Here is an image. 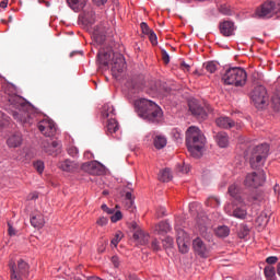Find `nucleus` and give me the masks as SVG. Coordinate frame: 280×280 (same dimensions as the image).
Here are the masks:
<instances>
[{"instance_id":"nucleus-1","label":"nucleus","mask_w":280,"mask_h":280,"mask_svg":"<svg viewBox=\"0 0 280 280\" xmlns=\"http://www.w3.org/2000/svg\"><path fill=\"white\" fill-rule=\"evenodd\" d=\"M4 92L9 95V103L20 112H13V118L20 124H32L34 114L30 113L32 106L25 102V98L16 95V86L14 84H8Z\"/></svg>"},{"instance_id":"nucleus-2","label":"nucleus","mask_w":280,"mask_h":280,"mask_svg":"<svg viewBox=\"0 0 280 280\" xmlns=\"http://www.w3.org/2000/svg\"><path fill=\"white\" fill-rule=\"evenodd\" d=\"M205 135L198 127H189L186 131V145L188 152L195 159H200L202 156V148H205Z\"/></svg>"},{"instance_id":"nucleus-3","label":"nucleus","mask_w":280,"mask_h":280,"mask_svg":"<svg viewBox=\"0 0 280 280\" xmlns=\"http://www.w3.org/2000/svg\"><path fill=\"white\" fill-rule=\"evenodd\" d=\"M135 107L138 110V115L142 117V119H148V121H159V119L163 117L161 107L150 100H137L135 101Z\"/></svg>"},{"instance_id":"nucleus-4","label":"nucleus","mask_w":280,"mask_h":280,"mask_svg":"<svg viewBox=\"0 0 280 280\" xmlns=\"http://www.w3.org/2000/svg\"><path fill=\"white\" fill-rule=\"evenodd\" d=\"M248 75L246 74V70L242 68H230L225 71L222 77V80L225 84L233 86H244L246 84Z\"/></svg>"},{"instance_id":"nucleus-5","label":"nucleus","mask_w":280,"mask_h":280,"mask_svg":"<svg viewBox=\"0 0 280 280\" xmlns=\"http://www.w3.org/2000/svg\"><path fill=\"white\" fill-rule=\"evenodd\" d=\"M268 152H270V145L268 143H262L254 147L249 151V163L253 170H257V167H261L264 163H266V159H268Z\"/></svg>"},{"instance_id":"nucleus-6","label":"nucleus","mask_w":280,"mask_h":280,"mask_svg":"<svg viewBox=\"0 0 280 280\" xmlns=\"http://www.w3.org/2000/svg\"><path fill=\"white\" fill-rule=\"evenodd\" d=\"M277 12H279L277 3L272 0H268L256 8L254 16L255 19H272Z\"/></svg>"},{"instance_id":"nucleus-7","label":"nucleus","mask_w":280,"mask_h":280,"mask_svg":"<svg viewBox=\"0 0 280 280\" xmlns=\"http://www.w3.org/2000/svg\"><path fill=\"white\" fill-rule=\"evenodd\" d=\"M250 100L256 108L261 109L268 106V92L264 85H257L250 93Z\"/></svg>"},{"instance_id":"nucleus-8","label":"nucleus","mask_w":280,"mask_h":280,"mask_svg":"<svg viewBox=\"0 0 280 280\" xmlns=\"http://www.w3.org/2000/svg\"><path fill=\"white\" fill-rule=\"evenodd\" d=\"M188 108H189V112L191 113V115H194V117H196L197 119H199L201 121H205V119H207L209 113H211V110H213L210 105H207L205 108L200 104H198V102H196V101H190L188 103Z\"/></svg>"},{"instance_id":"nucleus-9","label":"nucleus","mask_w":280,"mask_h":280,"mask_svg":"<svg viewBox=\"0 0 280 280\" xmlns=\"http://www.w3.org/2000/svg\"><path fill=\"white\" fill-rule=\"evenodd\" d=\"M266 183V173L264 171L254 172L252 174H247L244 180L245 187H261Z\"/></svg>"},{"instance_id":"nucleus-10","label":"nucleus","mask_w":280,"mask_h":280,"mask_svg":"<svg viewBox=\"0 0 280 280\" xmlns=\"http://www.w3.org/2000/svg\"><path fill=\"white\" fill-rule=\"evenodd\" d=\"M38 130L44 137H54L56 135V122L49 118H45L37 124Z\"/></svg>"},{"instance_id":"nucleus-11","label":"nucleus","mask_w":280,"mask_h":280,"mask_svg":"<svg viewBox=\"0 0 280 280\" xmlns=\"http://www.w3.org/2000/svg\"><path fill=\"white\" fill-rule=\"evenodd\" d=\"M42 148L46 154L50 156H56L60 154V150L62 149V143L58 140H44L42 143Z\"/></svg>"},{"instance_id":"nucleus-12","label":"nucleus","mask_w":280,"mask_h":280,"mask_svg":"<svg viewBox=\"0 0 280 280\" xmlns=\"http://www.w3.org/2000/svg\"><path fill=\"white\" fill-rule=\"evenodd\" d=\"M83 172H86L88 174H91L92 176H100V174H103L104 166L97 161H92L82 164Z\"/></svg>"},{"instance_id":"nucleus-13","label":"nucleus","mask_w":280,"mask_h":280,"mask_svg":"<svg viewBox=\"0 0 280 280\" xmlns=\"http://www.w3.org/2000/svg\"><path fill=\"white\" fill-rule=\"evenodd\" d=\"M124 69H126V59L124 58V55L113 54L112 72L122 73Z\"/></svg>"},{"instance_id":"nucleus-14","label":"nucleus","mask_w":280,"mask_h":280,"mask_svg":"<svg viewBox=\"0 0 280 280\" xmlns=\"http://www.w3.org/2000/svg\"><path fill=\"white\" fill-rule=\"evenodd\" d=\"M192 248L196 255H199V257H209V248L200 237H197L192 241Z\"/></svg>"},{"instance_id":"nucleus-15","label":"nucleus","mask_w":280,"mask_h":280,"mask_svg":"<svg viewBox=\"0 0 280 280\" xmlns=\"http://www.w3.org/2000/svg\"><path fill=\"white\" fill-rule=\"evenodd\" d=\"M133 240L135 242H137V244H140V246H145V244L150 242V234L145 233V231L138 228L133 233Z\"/></svg>"},{"instance_id":"nucleus-16","label":"nucleus","mask_w":280,"mask_h":280,"mask_svg":"<svg viewBox=\"0 0 280 280\" xmlns=\"http://www.w3.org/2000/svg\"><path fill=\"white\" fill-rule=\"evenodd\" d=\"M23 144V135L21 132H14L7 139L8 148H21Z\"/></svg>"},{"instance_id":"nucleus-17","label":"nucleus","mask_w":280,"mask_h":280,"mask_svg":"<svg viewBox=\"0 0 280 280\" xmlns=\"http://www.w3.org/2000/svg\"><path fill=\"white\" fill-rule=\"evenodd\" d=\"M215 124L219 128H223V130H231V128H235V120L231 119L229 116H221L217 118Z\"/></svg>"},{"instance_id":"nucleus-18","label":"nucleus","mask_w":280,"mask_h":280,"mask_svg":"<svg viewBox=\"0 0 280 280\" xmlns=\"http://www.w3.org/2000/svg\"><path fill=\"white\" fill-rule=\"evenodd\" d=\"M177 245L179 252H182L184 255L185 253H189V240L187 238V235L185 232H180L177 235Z\"/></svg>"},{"instance_id":"nucleus-19","label":"nucleus","mask_w":280,"mask_h":280,"mask_svg":"<svg viewBox=\"0 0 280 280\" xmlns=\"http://www.w3.org/2000/svg\"><path fill=\"white\" fill-rule=\"evenodd\" d=\"M228 194H230L231 198H233L234 202L237 205H242L244 199H242V195L240 192V186L237 184H232L229 189Z\"/></svg>"},{"instance_id":"nucleus-20","label":"nucleus","mask_w":280,"mask_h":280,"mask_svg":"<svg viewBox=\"0 0 280 280\" xmlns=\"http://www.w3.org/2000/svg\"><path fill=\"white\" fill-rule=\"evenodd\" d=\"M92 36L95 43L102 45L106 40V28L104 26H95Z\"/></svg>"},{"instance_id":"nucleus-21","label":"nucleus","mask_w":280,"mask_h":280,"mask_svg":"<svg viewBox=\"0 0 280 280\" xmlns=\"http://www.w3.org/2000/svg\"><path fill=\"white\" fill-rule=\"evenodd\" d=\"M220 33L223 36H233V33L235 32V24L231 21H224L220 24Z\"/></svg>"},{"instance_id":"nucleus-22","label":"nucleus","mask_w":280,"mask_h":280,"mask_svg":"<svg viewBox=\"0 0 280 280\" xmlns=\"http://www.w3.org/2000/svg\"><path fill=\"white\" fill-rule=\"evenodd\" d=\"M79 167L80 164L71 160H65L59 163V168L62 170V172H75Z\"/></svg>"},{"instance_id":"nucleus-23","label":"nucleus","mask_w":280,"mask_h":280,"mask_svg":"<svg viewBox=\"0 0 280 280\" xmlns=\"http://www.w3.org/2000/svg\"><path fill=\"white\" fill-rule=\"evenodd\" d=\"M31 224L34 229H43L45 226V218L40 212H36L31 217Z\"/></svg>"},{"instance_id":"nucleus-24","label":"nucleus","mask_w":280,"mask_h":280,"mask_svg":"<svg viewBox=\"0 0 280 280\" xmlns=\"http://www.w3.org/2000/svg\"><path fill=\"white\" fill-rule=\"evenodd\" d=\"M233 218H237L238 220H246V215H248V212L246 211V206L242 205L236 206L233 209L232 212Z\"/></svg>"},{"instance_id":"nucleus-25","label":"nucleus","mask_w":280,"mask_h":280,"mask_svg":"<svg viewBox=\"0 0 280 280\" xmlns=\"http://www.w3.org/2000/svg\"><path fill=\"white\" fill-rule=\"evenodd\" d=\"M215 141L219 148H229V133L221 131L215 135Z\"/></svg>"},{"instance_id":"nucleus-26","label":"nucleus","mask_w":280,"mask_h":280,"mask_svg":"<svg viewBox=\"0 0 280 280\" xmlns=\"http://www.w3.org/2000/svg\"><path fill=\"white\" fill-rule=\"evenodd\" d=\"M67 3L70 5L73 12H80L81 10H84L86 0H67Z\"/></svg>"},{"instance_id":"nucleus-27","label":"nucleus","mask_w":280,"mask_h":280,"mask_svg":"<svg viewBox=\"0 0 280 280\" xmlns=\"http://www.w3.org/2000/svg\"><path fill=\"white\" fill-rule=\"evenodd\" d=\"M97 56L101 65H103L104 67H108V62H110L113 52L100 50Z\"/></svg>"},{"instance_id":"nucleus-28","label":"nucleus","mask_w":280,"mask_h":280,"mask_svg":"<svg viewBox=\"0 0 280 280\" xmlns=\"http://www.w3.org/2000/svg\"><path fill=\"white\" fill-rule=\"evenodd\" d=\"M18 272L21 277H27L30 275V265L25 260L18 261Z\"/></svg>"},{"instance_id":"nucleus-29","label":"nucleus","mask_w":280,"mask_h":280,"mask_svg":"<svg viewBox=\"0 0 280 280\" xmlns=\"http://www.w3.org/2000/svg\"><path fill=\"white\" fill-rule=\"evenodd\" d=\"M153 144H154V148H156V150H163V148L167 145V138H165L164 136L158 135L153 140Z\"/></svg>"},{"instance_id":"nucleus-30","label":"nucleus","mask_w":280,"mask_h":280,"mask_svg":"<svg viewBox=\"0 0 280 280\" xmlns=\"http://www.w3.org/2000/svg\"><path fill=\"white\" fill-rule=\"evenodd\" d=\"M158 178L161 183H170L172 180V171L170 168L160 171Z\"/></svg>"},{"instance_id":"nucleus-31","label":"nucleus","mask_w":280,"mask_h":280,"mask_svg":"<svg viewBox=\"0 0 280 280\" xmlns=\"http://www.w3.org/2000/svg\"><path fill=\"white\" fill-rule=\"evenodd\" d=\"M154 231L158 233V235H163L170 231V223L161 221L158 225H155Z\"/></svg>"},{"instance_id":"nucleus-32","label":"nucleus","mask_w":280,"mask_h":280,"mask_svg":"<svg viewBox=\"0 0 280 280\" xmlns=\"http://www.w3.org/2000/svg\"><path fill=\"white\" fill-rule=\"evenodd\" d=\"M107 135H114L119 130V122L116 119H109L106 125Z\"/></svg>"},{"instance_id":"nucleus-33","label":"nucleus","mask_w":280,"mask_h":280,"mask_svg":"<svg viewBox=\"0 0 280 280\" xmlns=\"http://www.w3.org/2000/svg\"><path fill=\"white\" fill-rule=\"evenodd\" d=\"M230 233H231V230L229 229V226H225V225L219 226L215 231V234L218 235V237H229Z\"/></svg>"},{"instance_id":"nucleus-34","label":"nucleus","mask_w":280,"mask_h":280,"mask_svg":"<svg viewBox=\"0 0 280 280\" xmlns=\"http://www.w3.org/2000/svg\"><path fill=\"white\" fill-rule=\"evenodd\" d=\"M203 67L208 73H215L218 71V62L215 61H208L203 63Z\"/></svg>"},{"instance_id":"nucleus-35","label":"nucleus","mask_w":280,"mask_h":280,"mask_svg":"<svg viewBox=\"0 0 280 280\" xmlns=\"http://www.w3.org/2000/svg\"><path fill=\"white\" fill-rule=\"evenodd\" d=\"M272 107L273 110L280 113V91H277L272 97Z\"/></svg>"},{"instance_id":"nucleus-36","label":"nucleus","mask_w":280,"mask_h":280,"mask_svg":"<svg viewBox=\"0 0 280 280\" xmlns=\"http://www.w3.org/2000/svg\"><path fill=\"white\" fill-rule=\"evenodd\" d=\"M264 272H265V277H266L268 280L275 279V275H276L275 267H272V266H267V267H265Z\"/></svg>"},{"instance_id":"nucleus-37","label":"nucleus","mask_w":280,"mask_h":280,"mask_svg":"<svg viewBox=\"0 0 280 280\" xmlns=\"http://www.w3.org/2000/svg\"><path fill=\"white\" fill-rule=\"evenodd\" d=\"M197 229H199L201 235H205V233H207V218L202 219L201 221H197Z\"/></svg>"},{"instance_id":"nucleus-38","label":"nucleus","mask_w":280,"mask_h":280,"mask_svg":"<svg viewBox=\"0 0 280 280\" xmlns=\"http://www.w3.org/2000/svg\"><path fill=\"white\" fill-rule=\"evenodd\" d=\"M115 108L113 105H104L103 107V117H110V115H114Z\"/></svg>"},{"instance_id":"nucleus-39","label":"nucleus","mask_w":280,"mask_h":280,"mask_svg":"<svg viewBox=\"0 0 280 280\" xmlns=\"http://www.w3.org/2000/svg\"><path fill=\"white\" fill-rule=\"evenodd\" d=\"M33 167L38 172V174H43V172H45V163L43 161L34 162Z\"/></svg>"},{"instance_id":"nucleus-40","label":"nucleus","mask_w":280,"mask_h":280,"mask_svg":"<svg viewBox=\"0 0 280 280\" xmlns=\"http://www.w3.org/2000/svg\"><path fill=\"white\" fill-rule=\"evenodd\" d=\"M206 205L208 207H219L220 205V199L217 197H210L208 198V200L206 201Z\"/></svg>"},{"instance_id":"nucleus-41","label":"nucleus","mask_w":280,"mask_h":280,"mask_svg":"<svg viewBox=\"0 0 280 280\" xmlns=\"http://www.w3.org/2000/svg\"><path fill=\"white\" fill-rule=\"evenodd\" d=\"M125 209L130 212L135 211V199L125 200Z\"/></svg>"},{"instance_id":"nucleus-42","label":"nucleus","mask_w":280,"mask_h":280,"mask_svg":"<svg viewBox=\"0 0 280 280\" xmlns=\"http://www.w3.org/2000/svg\"><path fill=\"white\" fill-rule=\"evenodd\" d=\"M268 213L261 212L260 215L257 218V222H260V224H268Z\"/></svg>"},{"instance_id":"nucleus-43","label":"nucleus","mask_w":280,"mask_h":280,"mask_svg":"<svg viewBox=\"0 0 280 280\" xmlns=\"http://www.w3.org/2000/svg\"><path fill=\"white\" fill-rule=\"evenodd\" d=\"M151 249H152L154 253H159V250H161V244L159 243V240L154 238V240L151 242Z\"/></svg>"},{"instance_id":"nucleus-44","label":"nucleus","mask_w":280,"mask_h":280,"mask_svg":"<svg viewBox=\"0 0 280 280\" xmlns=\"http://www.w3.org/2000/svg\"><path fill=\"white\" fill-rule=\"evenodd\" d=\"M122 237H124V234H121V232H117L115 234L114 238L112 240L113 246H117V244H119V242H121Z\"/></svg>"},{"instance_id":"nucleus-45","label":"nucleus","mask_w":280,"mask_h":280,"mask_svg":"<svg viewBox=\"0 0 280 280\" xmlns=\"http://www.w3.org/2000/svg\"><path fill=\"white\" fill-rule=\"evenodd\" d=\"M163 247L164 248H172L173 244H174V238L172 237H166L165 240L162 241Z\"/></svg>"},{"instance_id":"nucleus-46","label":"nucleus","mask_w":280,"mask_h":280,"mask_svg":"<svg viewBox=\"0 0 280 280\" xmlns=\"http://www.w3.org/2000/svg\"><path fill=\"white\" fill-rule=\"evenodd\" d=\"M67 152H68L69 156H78L79 151H78L77 147L70 145V147H68Z\"/></svg>"},{"instance_id":"nucleus-47","label":"nucleus","mask_w":280,"mask_h":280,"mask_svg":"<svg viewBox=\"0 0 280 280\" xmlns=\"http://www.w3.org/2000/svg\"><path fill=\"white\" fill-rule=\"evenodd\" d=\"M233 209H235V206L233 203H226L224 206V211L228 213V215H233Z\"/></svg>"},{"instance_id":"nucleus-48","label":"nucleus","mask_w":280,"mask_h":280,"mask_svg":"<svg viewBox=\"0 0 280 280\" xmlns=\"http://www.w3.org/2000/svg\"><path fill=\"white\" fill-rule=\"evenodd\" d=\"M121 218H122L121 211H116L115 214L110 217V220L112 222H119Z\"/></svg>"},{"instance_id":"nucleus-49","label":"nucleus","mask_w":280,"mask_h":280,"mask_svg":"<svg viewBox=\"0 0 280 280\" xmlns=\"http://www.w3.org/2000/svg\"><path fill=\"white\" fill-rule=\"evenodd\" d=\"M96 224H98V226H106L108 224V219L106 217H101L96 221Z\"/></svg>"},{"instance_id":"nucleus-50","label":"nucleus","mask_w":280,"mask_h":280,"mask_svg":"<svg viewBox=\"0 0 280 280\" xmlns=\"http://www.w3.org/2000/svg\"><path fill=\"white\" fill-rule=\"evenodd\" d=\"M149 36L150 42L152 43V45H156V33H154V31H151L149 34H147Z\"/></svg>"},{"instance_id":"nucleus-51","label":"nucleus","mask_w":280,"mask_h":280,"mask_svg":"<svg viewBox=\"0 0 280 280\" xmlns=\"http://www.w3.org/2000/svg\"><path fill=\"white\" fill-rule=\"evenodd\" d=\"M8 234L10 237H14V235L18 233L16 229H14L11 223H8Z\"/></svg>"},{"instance_id":"nucleus-52","label":"nucleus","mask_w":280,"mask_h":280,"mask_svg":"<svg viewBox=\"0 0 280 280\" xmlns=\"http://www.w3.org/2000/svg\"><path fill=\"white\" fill-rule=\"evenodd\" d=\"M140 27H141V30H142V32L144 33V34H149L150 32H152V30H150V26H148V23H145V22H142L141 24H140Z\"/></svg>"},{"instance_id":"nucleus-53","label":"nucleus","mask_w":280,"mask_h":280,"mask_svg":"<svg viewBox=\"0 0 280 280\" xmlns=\"http://www.w3.org/2000/svg\"><path fill=\"white\" fill-rule=\"evenodd\" d=\"M266 261L269 264V266H272V264H277V261H279V258L277 256H269Z\"/></svg>"},{"instance_id":"nucleus-54","label":"nucleus","mask_w":280,"mask_h":280,"mask_svg":"<svg viewBox=\"0 0 280 280\" xmlns=\"http://www.w3.org/2000/svg\"><path fill=\"white\" fill-rule=\"evenodd\" d=\"M162 59L165 65H170V55L167 54V51L162 50Z\"/></svg>"},{"instance_id":"nucleus-55","label":"nucleus","mask_w":280,"mask_h":280,"mask_svg":"<svg viewBox=\"0 0 280 280\" xmlns=\"http://www.w3.org/2000/svg\"><path fill=\"white\" fill-rule=\"evenodd\" d=\"M112 264H113L114 268H119V264H121V261L119 260L118 256H113Z\"/></svg>"},{"instance_id":"nucleus-56","label":"nucleus","mask_w":280,"mask_h":280,"mask_svg":"<svg viewBox=\"0 0 280 280\" xmlns=\"http://www.w3.org/2000/svg\"><path fill=\"white\" fill-rule=\"evenodd\" d=\"M11 280H21V277L16 275V269H14V266L11 267Z\"/></svg>"},{"instance_id":"nucleus-57","label":"nucleus","mask_w":280,"mask_h":280,"mask_svg":"<svg viewBox=\"0 0 280 280\" xmlns=\"http://www.w3.org/2000/svg\"><path fill=\"white\" fill-rule=\"evenodd\" d=\"M86 19H90V23H93L95 21V12L91 11L85 14Z\"/></svg>"},{"instance_id":"nucleus-58","label":"nucleus","mask_w":280,"mask_h":280,"mask_svg":"<svg viewBox=\"0 0 280 280\" xmlns=\"http://www.w3.org/2000/svg\"><path fill=\"white\" fill-rule=\"evenodd\" d=\"M101 209H103L105 211V213H108L109 215H113L114 210L109 209L108 206H106L105 203L102 205Z\"/></svg>"},{"instance_id":"nucleus-59","label":"nucleus","mask_w":280,"mask_h":280,"mask_svg":"<svg viewBox=\"0 0 280 280\" xmlns=\"http://www.w3.org/2000/svg\"><path fill=\"white\" fill-rule=\"evenodd\" d=\"M125 200H135V197H132V192L127 191L125 195Z\"/></svg>"},{"instance_id":"nucleus-60","label":"nucleus","mask_w":280,"mask_h":280,"mask_svg":"<svg viewBox=\"0 0 280 280\" xmlns=\"http://www.w3.org/2000/svg\"><path fill=\"white\" fill-rule=\"evenodd\" d=\"M106 1L108 0H93V3H95V5H104V3H106Z\"/></svg>"},{"instance_id":"nucleus-61","label":"nucleus","mask_w":280,"mask_h":280,"mask_svg":"<svg viewBox=\"0 0 280 280\" xmlns=\"http://www.w3.org/2000/svg\"><path fill=\"white\" fill-rule=\"evenodd\" d=\"M180 67H182V69H183L184 71H189V69H190L189 65H187V63H185V62H182V63H180Z\"/></svg>"},{"instance_id":"nucleus-62","label":"nucleus","mask_w":280,"mask_h":280,"mask_svg":"<svg viewBox=\"0 0 280 280\" xmlns=\"http://www.w3.org/2000/svg\"><path fill=\"white\" fill-rule=\"evenodd\" d=\"M179 172H182V174H189V168H187V166H182Z\"/></svg>"},{"instance_id":"nucleus-63","label":"nucleus","mask_w":280,"mask_h":280,"mask_svg":"<svg viewBox=\"0 0 280 280\" xmlns=\"http://www.w3.org/2000/svg\"><path fill=\"white\" fill-rule=\"evenodd\" d=\"M0 8H8V0H2L0 2Z\"/></svg>"},{"instance_id":"nucleus-64","label":"nucleus","mask_w":280,"mask_h":280,"mask_svg":"<svg viewBox=\"0 0 280 280\" xmlns=\"http://www.w3.org/2000/svg\"><path fill=\"white\" fill-rule=\"evenodd\" d=\"M36 199H38V192H33V194L31 195L30 200H36Z\"/></svg>"}]
</instances>
